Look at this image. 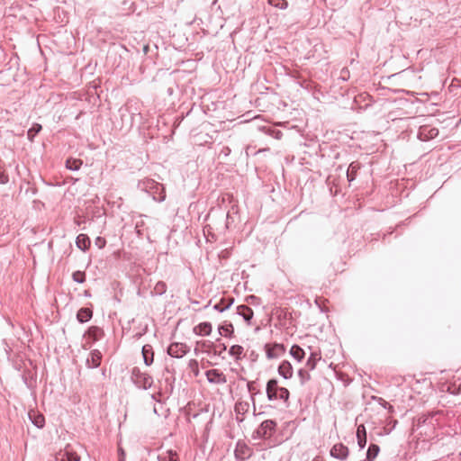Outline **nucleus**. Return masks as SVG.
<instances>
[{"label":"nucleus","instance_id":"f257e3e1","mask_svg":"<svg viewBox=\"0 0 461 461\" xmlns=\"http://www.w3.org/2000/svg\"><path fill=\"white\" fill-rule=\"evenodd\" d=\"M138 186L140 190L152 195L153 200L163 202L166 199L164 186L153 179L146 178L139 182Z\"/></svg>","mask_w":461,"mask_h":461},{"label":"nucleus","instance_id":"f03ea898","mask_svg":"<svg viewBox=\"0 0 461 461\" xmlns=\"http://www.w3.org/2000/svg\"><path fill=\"white\" fill-rule=\"evenodd\" d=\"M266 392L267 400L270 402L281 400L287 402L290 397L289 391L285 387L279 386L276 379L268 380Z\"/></svg>","mask_w":461,"mask_h":461},{"label":"nucleus","instance_id":"7ed1b4c3","mask_svg":"<svg viewBox=\"0 0 461 461\" xmlns=\"http://www.w3.org/2000/svg\"><path fill=\"white\" fill-rule=\"evenodd\" d=\"M131 380L139 387L148 389L152 386L153 378L147 373L141 372L139 367L132 368Z\"/></svg>","mask_w":461,"mask_h":461},{"label":"nucleus","instance_id":"20e7f679","mask_svg":"<svg viewBox=\"0 0 461 461\" xmlns=\"http://www.w3.org/2000/svg\"><path fill=\"white\" fill-rule=\"evenodd\" d=\"M276 422L272 420H264L255 430L254 438H269L275 433Z\"/></svg>","mask_w":461,"mask_h":461},{"label":"nucleus","instance_id":"39448f33","mask_svg":"<svg viewBox=\"0 0 461 461\" xmlns=\"http://www.w3.org/2000/svg\"><path fill=\"white\" fill-rule=\"evenodd\" d=\"M56 459L59 461H80V456L71 445H67L57 454Z\"/></svg>","mask_w":461,"mask_h":461},{"label":"nucleus","instance_id":"423d86ee","mask_svg":"<svg viewBox=\"0 0 461 461\" xmlns=\"http://www.w3.org/2000/svg\"><path fill=\"white\" fill-rule=\"evenodd\" d=\"M189 350V348L185 343L174 342L167 348V354L173 357H183Z\"/></svg>","mask_w":461,"mask_h":461},{"label":"nucleus","instance_id":"0eeeda50","mask_svg":"<svg viewBox=\"0 0 461 461\" xmlns=\"http://www.w3.org/2000/svg\"><path fill=\"white\" fill-rule=\"evenodd\" d=\"M438 135V130L427 125L420 126L418 131V138L422 141L435 139Z\"/></svg>","mask_w":461,"mask_h":461},{"label":"nucleus","instance_id":"6e6552de","mask_svg":"<svg viewBox=\"0 0 461 461\" xmlns=\"http://www.w3.org/2000/svg\"><path fill=\"white\" fill-rule=\"evenodd\" d=\"M210 384H223L227 383L226 375L218 369H210L205 373Z\"/></svg>","mask_w":461,"mask_h":461},{"label":"nucleus","instance_id":"1a4fd4ad","mask_svg":"<svg viewBox=\"0 0 461 461\" xmlns=\"http://www.w3.org/2000/svg\"><path fill=\"white\" fill-rule=\"evenodd\" d=\"M251 448L244 442L238 441L234 451L235 456L239 460H246L251 456Z\"/></svg>","mask_w":461,"mask_h":461},{"label":"nucleus","instance_id":"9d476101","mask_svg":"<svg viewBox=\"0 0 461 461\" xmlns=\"http://www.w3.org/2000/svg\"><path fill=\"white\" fill-rule=\"evenodd\" d=\"M265 351L268 359L277 358L281 354L285 352V348L282 344H266Z\"/></svg>","mask_w":461,"mask_h":461},{"label":"nucleus","instance_id":"9b49d317","mask_svg":"<svg viewBox=\"0 0 461 461\" xmlns=\"http://www.w3.org/2000/svg\"><path fill=\"white\" fill-rule=\"evenodd\" d=\"M330 456L339 460H345L348 456V448L342 443L335 444L330 449Z\"/></svg>","mask_w":461,"mask_h":461},{"label":"nucleus","instance_id":"f8f14e48","mask_svg":"<svg viewBox=\"0 0 461 461\" xmlns=\"http://www.w3.org/2000/svg\"><path fill=\"white\" fill-rule=\"evenodd\" d=\"M102 354L99 350L94 349L91 351L89 357L86 359V366L89 368H96L100 366Z\"/></svg>","mask_w":461,"mask_h":461},{"label":"nucleus","instance_id":"ddd939ff","mask_svg":"<svg viewBox=\"0 0 461 461\" xmlns=\"http://www.w3.org/2000/svg\"><path fill=\"white\" fill-rule=\"evenodd\" d=\"M278 374L285 379H289L293 376V367L289 361L284 360L280 363Z\"/></svg>","mask_w":461,"mask_h":461},{"label":"nucleus","instance_id":"4468645a","mask_svg":"<svg viewBox=\"0 0 461 461\" xmlns=\"http://www.w3.org/2000/svg\"><path fill=\"white\" fill-rule=\"evenodd\" d=\"M86 336L87 339H91L92 342H95L104 336V330L97 326H92L87 330Z\"/></svg>","mask_w":461,"mask_h":461},{"label":"nucleus","instance_id":"2eb2a0df","mask_svg":"<svg viewBox=\"0 0 461 461\" xmlns=\"http://www.w3.org/2000/svg\"><path fill=\"white\" fill-rule=\"evenodd\" d=\"M237 313L244 319L248 324H250V321L253 318V311L250 307L247 305H240L237 307Z\"/></svg>","mask_w":461,"mask_h":461},{"label":"nucleus","instance_id":"dca6fc26","mask_svg":"<svg viewBox=\"0 0 461 461\" xmlns=\"http://www.w3.org/2000/svg\"><path fill=\"white\" fill-rule=\"evenodd\" d=\"M194 332L200 336H208L212 332V324L210 322H201L194 328Z\"/></svg>","mask_w":461,"mask_h":461},{"label":"nucleus","instance_id":"f3484780","mask_svg":"<svg viewBox=\"0 0 461 461\" xmlns=\"http://www.w3.org/2000/svg\"><path fill=\"white\" fill-rule=\"evenodd\" d=\"M321 359V353L318 351H311L310 356L306 361V367L309 370H314L318 361Z\"/></svg>","mask_w":461,"mask_h":461},{"label":"nucleus","instance_id":"a211bd4d","mask_svg":"<svg viewBox=\"0 0 461 461\" xmlns=\"http://www.w3.org/2000/svg\"><path fill=\"white\" fill-rule=\"evenodd\" d=\"M142 357L146 366H150L153 363L154 352L150 345H144L142 347Z\"/></svg>","mask_w":461,"mask_h":461},{"label":"nucleus","instance_id":"6ab92c4d","mask_svg":"<svg viewBox=\"0 0 461 461\" xmlns=\"http://www.w3.org/2000/svg\"><path fill=\"white\" fill-rule=\"evenodd\" d=\"M234 303V298H221V301L213 306L215 311L222 312L228 310Z\"/></svg>","mask_w":461,"mask_h":461},{"label":"nucleus","instance_id":"aec40b11","mask_svg":"<svg viewBox=\"0 0 461 461\" xmlns=\"http://www.w3.org/2000/svg\"><path fill=\"white\" fill-rule=\"evenodd\" d=\"M357 438L359 447L364 448L366 444V430L363 424L357 426Z\"/></svg>","mask_w":461,"mask_h":461},{"label":"nucleus","instance_id":"412c9836","mask_svg":"<svg viewBox=\"0 0 461 461\" xmlns=\"http://www.w3.org/2000/svg\"><path fill=\"white\" fill-rule=\"evenodd\" d=\"M29 418L37 428L41 429L44 427L45 418L42 414H40L34 411H32L29 412Z\"/></svg>","mask_w":461,"mask_h":461},{"label":"nucleus","instance_id":"4be33fe9","mask_svg":"<svg viewBox=\"0 0 461 461\" xmlns=\"http://www.w3.org/2000/svg\"><path fill=\"white\" fill-rule=\"evenodd\" d=\"M76 244L78 249L85 251L90 246V240L86 234H79L77 237Z\"/></svg>","mask_w":461,"mask_h":461},{"label":"nucleus","instance_id":"5701e85b","mask_svg":"<svg viewBox=\"0 0 461 461\" xmlns=\"http://www.w3.org/2000/svg\"><path fill=\"white\" fill-rule=\"evenodd\" d=\"M93 312L89 308H81L77 314V319L79 322L84 323L92 318Z\"/></svg>","mask_w":461,"mask_h":461},{"label":"nucleus","instance_id":"b1692460","mask_svg":"<svg viewBox=\"0 0 461 461\" xmlns=\"http://www.w3.org/2000/svg\"><path fill=\"white\" fill-rule=\"evenodd\" d=\"M290 354L294 359L301 362L304 358L305 351L298 345H293L290 348Z\"/></svg>","mask_w":461,"mask_h":461},{"label":"nucleus","instance_id":"393cba45","mask_svg":"<svg viewBox=\"0 0 461 461\" xmlns=\"http://www.w3.org/2000/svg\"><path fill=\"white\" fill-rule=\"evenodd\" d=\"M359 168H360V165L357 162H352L349 165L348 171H347V178L349 183L352 182L356 178L357 172Z\"/></svg>","mask_w":461,"mask_h":461},{"label":"nucleus","instance_id":"a878e982","mask_svg":"<svg viewBox=\"0 0 461 461\" xmlns=\"http://www.w3.org/2000/svg\"><path fill=\"white\" fill-rule=\"evenodd\" d=\"M237 417L243 416L249 411V403L248 402H238L234 407Z\"/></svg>","mask_w":461,"mask_h":461},{"label":"nucleus","instance_id":"bb28decb","mask_svg":"<svg viewBox=\"0 0 461 461\" xmlns=\"http://www.w3.org/2000/svg\"><path fill=\"white\" fill-rule=\"evenodd\" d=\"M229 354L230 357H234L236 360L241 358L244 354V348L240 345H233L229 349Z\"/></svg>","mask_w":461,"mask_h":461},{"label":"nucleus","instance_id":"cd10ccee","mask_svg":"<svg viewBox=\"0 0 461 461\" xmlns=\"http://www.w3.org/2000/svg\"><path fill=\"white\" fill-rule=\"evenodd\" d=\"M379 451H380V448L377 445L371 444L366 452V459L368 461L374 460L377 456Z\"/></svg>","mask_w":461,"mask_h":461},{"label":"nucleus","instance_id":"c85d7f7f","mask_svg":"<svg viewBox=\"0 0 461 461\" xmlns=\"http://www.w3.org/2000/svg\"><path fill=\"white\" fill-rule=\"evenodd\" d=\"M82 161L75 158H68L66 161V167L69 170L76 171L80 168Z\"/></svg>","mask_w":461,"mask_h":461},{"label":"nucleus","instance_id":"c756f323","mask_svg":"<svg viewBox=\"0 0 461 461\" xmlns=\"http://www.w3.org/2000/svg\"><path fill=\"white\" fill-rule=\"evenodd\" d=\"M158 461H178L177 455L173 450L167 451L166 455H159Z\"/></svg>","mask_w":461,"mask_h":461},{"label":"nucleus","instance_id":"7c9ffc66","mask_svg":"<svg viewBox=\"0 0 461 461\" xmlns=\"http://www.w3.org/2000/svg\"><path fill=\"white\" fill-rule=\"evenodd\" d=\"M267 3L281 10H285L288 7V2L286 0H267Z\"/></svg>","mask_w":461,"mask_h":461},{"label":"nucleus","instance_id":"2f4dec72","mask_svg":"<svg viewBox=\"0 0 461 461\" xmlns=\"http://www.w3.org/2000/svg\"><path fill=\"white\" fill-rule=\"evenodd\" d=\"M41 125L39 123H34L32 128L29 129L27 132L28 139L32 140L34 137L41 131Z\"/></svg>","mask_w":461,"mask_h":461},{"label":"nucleus","instance_id":"473e14b6","mask_svg":"<svg viewBox=\"0 0 461 461\" xmlns=\"http://www.w3.org/2000/svg\"><path fill=\"white\" fill-rule=\"evenodd\" d=\"M72 279L78 284H83L86 281V274L82 271H76L72 274Z\"/></svg>","mask_w":461,"mask_h":461},{"label":"nucleus","instance_id":"72a5a7b5","mask_svg":"<svg viewBox=\"0 0 461 461\" xmlns=\"http://www.w3.org/2000/svg\"><path fill=\"white\" fill-rule=\"evenodd\" d=\"M219 333L221 336H230L233 333V327L231 324H229L228 326H220L219 327Z\"/></svg>","mask_w":461,"mask_h":461},{"label":"nucleus","instance_id":"f704fd0d","mask_svg":"<svg viewBox=\"0 0 461 461\" xmlns=\"http://www.w3.org/2000/svg\"><path fill=\"white\" fill-rule=\"evenodd\" d=\"M298 375L300 377V381L302 384H304L307 381L311 379V375L309 372L305 369H300L298 371Z\"/></svg>","mask_w":461,"mask_h":461},{"label":"nucleus","instance_id":"c9c22d12","mask_svg":"<svg viewBox=\"0 0 461 461\" xmlns=\"http://www.w3.org/2000/svg\"><path fill=\"white\" fill-rule=\"evenodd\" d=\"M166 290H167V285L164 282L162 281H159L158 282L156 285H155V287H154V292L157 294H163L166 293Z\"/></svg>","mask_w":461,"mask_h":461},{"label":"nucleus","instance_id":"e433bc0d","mask_svg":"<svg viewBox=\"0 0 461 461\" xmlns=\"http://www.w3.org/2000/svg\"><path fill=\"white\" fill-rule=\"evenodd\" d=\"M189 368L192 370L194 375L197 376L199 375V366H198V361L195 359H191L188 363Z\"/></svg>","mask_w":461,"mask_h":461},{"label":"nucleus","instance_id":"4c0bfd02","mask_svg":"<svg viewBox=\"0 0 461 461\" xmlns=\"http://www.w3.org/2000/svg\"><path fill=\"white\" fill-rule=\"evenodd\" d=\"M142 217L143 216L141 215L140 216V220L137 221L136 224H135V229H136V231H137L139 236L142 235V230H143V228L145 227V221L142 219Z\"/></svg>","mask_w":461,"mask_h":461},{"label":"nucleus","instance_id":"58836bf2","mask_svg":"<svg viewBox=\"0 0 461 461\" xmlns=\"http://www.w3.org/2000/svg\"><path fill=\"white\" fill-rule=\"evenodd\" d=\"M227 349V347L225 344H221L214 349V354L221 356L222 352H224Z\"/></svg>","mask_w":461,"mask_h":461},{"label":"nucleus","instance_id":"ea45409f","mask_svg":"<svg viewBox=\"0 0 461 461\" xmlns=\"http://www.w3.org/2000/svg\"><path fill=\"white\" fill-rule=\"evenodd\" d=\"M348 75V70L347 68H343L341 70V74H340V77L342 78V80L346 81Z\"/></svg>","mask_w":461,"mask_h":461},{"label":"nucleus","instance_id":"a19ab883","mask_svg":"<svg viewBox=\"0 0 461 461\" xmlns=\"http://www.w3.org/2000/svg\"><path fill=\"white\" fill-rule=\"evenodd\" d=\"M221 152L227 156L230 152V149L228 147H224Z\"/></svg>","mask_w":461,"mask_h":461},{"label":"nucleus","instance_id":"79ce46f5","mask_svg":"<svg viewBox=\"0 0 461 461\" xmlns=\"http://www.w3.org/2000/svg\"><path fill=\"white\" fill-rule=\"evenodd\" d=\"M248 388H249V391L252 390V383L248 384Z\"/></svg>","mask_w":461,"mask_h":461}]
</instances>
